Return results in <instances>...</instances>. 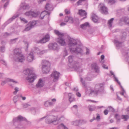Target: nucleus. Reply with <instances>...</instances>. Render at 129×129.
I'll use <instances>...</instances> for the list:
<instances>
[{
    "label": "nucleus",
    "instance_id": "obj_34",
    "mask_svg": "<svg viewBox=\"0 0 129 129\" xmlns=\"http://www.w3.org/2000/svg\"><path fill=\"white\" fill-rule=\"evenodd\" d=\"M121 117L122 119L125 121H127L129 119V116L128 115H123Z\"/></svg>",
    "mask_w": 129,
    "mask_h": 129
},
{
    "label": "nucleus",
    "instance_id": "obj_10",
    "mask_svg": "<svg viewBox=\"0 0 129 129\" xmlns=\"http://www.w3.org/2000/svg\"><path fill=\"white\" fill-rule=\"evenodd\" d=\"M50 39V36L49 35L47 34L41 39L38 41L36 42L38 43L43 44L49 41Z\"/></svg>",
    "mask_w": 129,
    "mask_h": 129
},
{
    "label": "nucleus",
    "instance_id": "obj_55",
    "mask_svg": "<svg viewBox=\"0 0 129 129\" xmlns=\"http://www.w3.org/2000/svg\"><path fill=\"white\" fill-rule=\"evenodd\" d=\"M20 19L21 21H23L25 23H27V21L24 18H21Z\"/></svg>",
    "mask_w": 129,
    "mask_h": 129
},
{
    "label": "nucleus",
    "instance_id": "obj_46",
    "mask_svg": "<svg viewBox=\"0 0 129 129\" xmlns=\"http://www.w3.org/2000/svg\"><path fill=\"white\" fill-rule=\"evenodd\" d=\"M30 110L33 111L34 113V114L35 115L36 113V109L35 108H31L30 109Z\"/></svg>",
    "mask_w": 129,
    "mask_h": 129
},
{
    "label": "nucleus",
    "instance_id": "obj_32",
    "mask_svg": "<svg viewBox=\"0 0 129 129\" xmlns=\"http://www.w3.org/2000/svg\"><path fill=\"white\" fill-rule=\"evenodd\" d=\"M37 22L35 21H32L30 22L28 24L29 25H30V26L32 28L34 25L36 24Z\"/></svg>",
    "mask_w": 129,
    "mask_h": 129
},
{
    "label": "nucleus",
    "instance_id": "obj_9",
    "mask_svg": "<svg viewBox=\"0 0 129 129\" xmlns=\"http://www.w3.org/2000/svg\"><path fill=\"white\" fill-rule=\"evenodd\" d=\"M49 48L51 50L58 51L59 49V47L56 43L49 44L48 45Z\"/></svg>",
    "mask_w": 129,
    "mask_h": 129
},
{
    "label": "nucleus",
    "instance_id": "obj_11",
    "mask_svg": "<svg viewBox=\"0 0 129 129\" xmlns=\"http://www.w3.org/2000/svg\"><path fill=\"white\" fill-rule=\"evenodd\" d=\"M60 74V73L57 71L53 72L51 75V76L53 78L54 82H56L58 80Z\"/></svg>",
    "mask_w": 129,
    "mask_h": 129
},
{
    "label": "nucleus",
    "instance_id": "obj_25",
    "mask_svg": "<svg viewBox=\"0 0 129 129\" xmlns=\"http://www.w3.org/2000/svg\"><path fill=\"white\" fill-rule=\"evenodd\" d=\"M103 85V84L102 83L97 84L95 85V88H97V87H98L99 89L103 91L104 90Z\"/></svg>",
    "mask_w": 129,
    "mask_h": 129
},
{
    "label": "nucleus",
    "instance_id": "obj_35",
    "mask_svg": "<svg viewBox=\"0 0 129 129\" xmlns=\"http://www.w3.org/2000/svg\"><path fill=\"white\" fill-rule=\"evenodd\" d=\"M89 111H92L94 110L95 109V107L94 106L89 105L88 106Z\"/></svg>",
    "mask_w": 129,
    "mask_h": 129
},
{
    "label": "nucleus",
    "instance_id": "obj_57",
    "mask_svg": "<svg viewBox=\"0 0 129 129\" xmlns=\"http://www.w3.org/2000/svg\"><path fill=\"white\" fill-rule=\"evenodd\" d=\"M128 52L127 51H126L125 52H123L122 53V54L124 56H126L127 57L128 56Z\"/></svg>",
    "mask_w": 129,
    "mask_h": 129
},
{
    "label": "nucleus",
    "instance_id": "obj_16",
    "mask_svg": "<svg viewBox=\"0 0 129 129\" xmlns=\"http://www.w3.org/2000/svg\"><path fill=\"white\" fill-rule=\"evenodd\" d=\"M92 68L94 70L96 73H99V68L96 63L92 64L91 65Z\"/></svg>",
    "mask_w": 129,
    "mask_h": 129
},
{
    "label": "nucleus",
    "instance_id": "obj_2",
    "mask_svg": "<svg viewBox=\"0 0 129 129\" xmlns=\"http://www.w3.org/2000/svg\"><path fill=\"white\" fill-rule=\"evenodd\" d=\"M15 55L14 59L16 61L22 62L25 58L24 56L21 53L20 50L19 48H16L14 50Z\"/></svg>",
    "mask_w": 129,
    "mask_h": 129
},
{
    "label": "nucleus",
    "instance_id": "obj_56",
    "mask_svg": "<svg viewBox=\"0 0 129 129\" xmlns=\"http://www.w3.org/2000/svg\"><path fill=\"white\" fill-rule=\"evenodd\" d=\"M108 111L107 109H105L104 110V113L105 115H107L108 113Z\"/></svg>",
    "mask_w": 129,
    "mask_h": 129
},
{
    "label": "nucleus",
    "instance_id": "obj_29",
    "mask_svg": "<svg viewBox=\"0 0 129 129\" xmlns=\"http://www.w3.org/2000/svg\"><path fill=\"white\" fill-rule=\"evenodd\" d=\"M58 129H68L63 124L61 123L57 127Z\"/></svg>",
    "mask_w": 129,
    "mask_h": 129
},
{
    "label": "nucleus",
    "instance_id": "obj_33",
    "mask_svg": "<svg viewBox=\"0 0 129 129\" xmlns=\"http://www.w3.org/2000/svg\"><path fill=\"white\" fill-rule=\"evenodd\" d=\"M114 20L113 18H112L109 20L108 22V24L109 25V26L110 27H111L112 26V24L113 22V21Z\"/></svg>",
    "mask_w": 129,
    "mask_h": 129
},
{
    "label": "nucleus",
    "instance_id": "obj_12",
    "mask_svg": "<svg viewBox=\"0 0 129 129\" xmlns=\"http://www.w3.org/2000/svg\"><path fill=\"white\" fill-rule=\"evenodd\" d=\"M70 51L72 53H81L82 51L81 48L77 47L75 48H70Z\"/></svg>",
    "mask_w": 129,
    "mask_h": 129
},
{
    "label": "nucleus",
    "instance_id": "obj_45",
    "mask_svg": "<svg viewBox=\"0 0 129 129\" xmlns=\"http://www.w3.org/2000/svg\"><path fill=\"white\" fill-rule=\"evenodd\" d=\"M70 94H71V93H70L69 94V100L70 102H71L74 100V99L73 98H72L71 96L70 95Z\"/></svg>",
    "mask_w": 129,
    "mask_h": 129
},
{
    "label": "nucleus",
    "instance_id": "obj_27",
    "mask_svg": "<svg viewBox=\"0 0 129 129\" xmlns=\"http://www.w3.org/2000/svg\"><path fill=\"white\" fill-rule=\"evenodd\" d=\"M19 15V14H15L13 16L10 18L8 21L9 22H10L13 20L14 19L18 17Z\"/></svg>",
    "mask_w": 129,
    "mask_h": 129
},
{
    "label": "nucleus",
    "instance_id": "obj_22",
    "mask_svg": "<svg viewBox=\"0 0 129 129\" xmlns=\"http://www.w3.org/2000/svg\"><path fill=\"white\" fill-rule=\"evenodd\" d=\"M91 18L92 20L94 22H97L98 20V17L96 15L94 14H92Z\"/></svg>",
    "mask_w": 129,
    "mask_h": 129
},
{
    "label": "nucleus",
    "instance_id": "obj_40",
    "mask_svg": "<svg viewBox=\"0 0 129 129\" xmlns=\"http://www.w3.org/2000/svg\"><path fill=\"white\" fill-rule=\"evenodd\" d=\"M23 8V9H25L29 8V6L28 4L22 6Z\"/></svg>",
    "mask_w": 129,
    "mask_h": 129
},
{
    "label": "nucleus",
    "instance_id": "obj_42",
    "mask_svg": "<svg viewBox=\"0 0 129 129\" xmlns=\"http://www.w3.org/2000/svg\"><path fill=\"white\" fill-rule=\"evenodd\" d=\"M5 51V47L4 46H3L0 47V51L2 52H4Z\"/></svg>",
    "mask_w": 129,
    "mask_h": 129
},
{
    "label": "nucleus",
    "instance_id": "obj_6",
    "mask_svg": "<svg viewBox=\"0 0 129 129\" xmlns=\"http://www.w3.org/2000/svg\"><path fill=\"white\" fill-rule=\"evenodd\" d=\"M98 7L100 8V11L102 14H107L108 13V9L104 4L100 3Z\"/></svg>",
    "mask_w": 129,
    "mask_h": 129
},
{
    "label": "nucleus",
    "instance_id": "obj_3",
    "mask_svg": "<svg viewBox=\"0 0 129 129\" xmlns=\"http://www.w3.org/2000/svg\"><path fill=\"white\" fill-rule=\"evenodd\" d=\"M55 34L59 37L58 38L57 42L61 46H63L65 45L66 43L64 39L62 38L64 36V34L60 32L59 31L56 30H54Z\"/></svg>",
    "mask_w": 129,
    "mask_h": 129
},
{
    "label": "nucleus",
    "instance_id": "obj_48",
    "mask_svg": "<svg viewBox=\"0 0 129 129\" xmlns=\"http://www.w3.org/2000/svg\"><path fill=\"white\" fill-rule=\"evenodd\" d=\"M64 12L65 14H70V12L69 10L67 9H65L64 10Z\"/></svg>",
    "mask_w": 129,
    "mask_h": 129
},
{
    "label": "nucleus",
    "instance_id": "obj_41",
    "mask_svg": "<svg viewBox=\"0 0 129 129\" xmlns=\"http://www.w3.org/2000/svg\"><path fill=\"white\" fill-rule=\"evenodd\" d=\"M45 12V11H43L42 12L41 14H40V18L41 19H43L44 18V16H45V15L44 14H43Z\"/></svg>",
    "mask_w": 129,
    "mask_h": 129
},
{
    "label": "nucleus",
    "instance_id": "obj_5",
    "mask_svg": "<svg viewBox=\"0 0 129 129\" xmlns=\"http://www.w3.org/2000/svg\"><path fill=\"white\" fill-rule=\"evenodd\" d=\"M46 121L48 123H53V124L56 125L58 123L59 120L56 116H50L46 119Z\"/></svg>",
    "mask_w": 129,
    "mask_h": 129
},
{
    "label": "nucleus",
    "instance_id": "obj_23",
    "mask_svg": "<svg viewBox=\"0 0 129 129\" xmlns=\"http://www.w3.org/2000/svg\"><path fill=\"white\" fill-rule=\"evenodd\" d=\"M45 67L44 68L45 69L44 70H43V66H42V71L43 72V73L44 74L45 73H49V72L50 69V67H49L48 68L47 67V66H45Z\"/></svg>",
    "mask_w": 129,
    "mask_h": 129
},
{
    "label": "nucleus",
    "instance_id": "obj_43",
    "mask_svg": "<svg viewBox=\"0 0 129 129\" xmlns=\"http://www.w3.org/2000/svg\"><path fill=\"white\" fill-rule=\"evenodd\" d=\"M68 53L66 50L65 49L63 52V56L64 57H65L67 55Z\"/></svg>",
    "mask_w": 129,
    "mask_h": 129
},
{
    "label": "nucleus",
    "instance_id": "obj_49",
    "mask_svg": "<svg viewBox=\"0 0 129 129\" xmlns=\"http://www.w3.org/2000/svg\"><path fill=\"white\" fill-rule=\"evenodd\" d=\"M70 18V17L66 16L64 19V21L66 22H68L69 21Z\"/></svg>",
    "mask_w": 129,
    "mask_h": 129
},
{
    "label": "nucleus",
    "instance_id": "obj_1",
    "mask_svg": "<svg viewBox=\"0 0 129 129\" xmlns=\"http://www.w3.org/2000/svg\"><path fill=\"white\" fill-rule=\"evenodd\" d=\"M23 72L25 75H27L26 79L30 82H32L36 79V76L33 71L29 69H27L24 70Z\"/></svg>",
    "mask_w": 129,
    "mask_h": 129
},
{
    "label": "nucleus",
    "instance_id": "obj_38",
    "mask_svg": "<svg viewBox=\"0 0 129 129\" xmlns=\"http://www.w3.org/2000/svg\"><path fill=\"white\" fill-rule=\"evenodd\" d=\"M83 121V120H76L74 122V124L75 125H79L80 121Z\"/></svg>",
    "mask_w": 129,
    "mask_h": 129
},
{
    "label": "nucleus",
    "instance_id": "obj_20",
    "mask_svg": "<svg viewBox=\"0 0 129 129\" xmlns=\"http://www.w3.org/2000/svg\"><path fill=\"white\" fill-rule=\"evenodd\" d=\"M45 9L49 11H51L53 10V8L52 5L48 3L46 5Z\"/></svg>",
    "mask_w": 129,
    "mask_h": 129
},
{
    "label": "nucleus",
    "instance_id": "obj_47",
    "mask_svg": "<svg viewBox=\"0 0 129 129\" xmlns=\"http://www.w3.org/2000/svg\"><path fill=\"white\" fill-rule=\"evenodd\" d=\"M80 81L81 82L82 85H83L85 87H86V86L85 83V81L84 80H83V79L82 78H81Z\"/></svg>",
    "mask_w": 129,
    "mask_h": 129
},
{
    "label": "nucleus",
    "instance_id": "obj_8",
    "mask_svg": "<svg viewBox=\"0 0 129 129\" xmlns=\"http://www.w3.org/2000/svg\"><path fill=\"white\" fill-rule=\"evenodd\" d=\"M23 121L27 122L28 123L30 124V121H27L26 119L21 116H19L18 117L14 119L13 120V121L14 123H18L19 122Z\"/></svg>",
    "mask_w": 129,
    "mask_h": 129
},
{
    "label": "nucleus",
    "instance_id": "obj_26",
    "mask_svg": "<svg viewBox=\"0 0 129 129\" xmlns=\"http://www.w3.org/2000/svg\"><path fill=\"white\" fill-rule=\"evenodd\" d=\"M102 91V90L99 89L98 90H91L90 91V93H93L95 95H97L99 93L101 92Z\"/></svg>",
    "mask_w": 129,
    "mask_h": 129
},
{
    "label": "nucleus",
    "instance_id": "obj_17",
    "mask_svg": "<svg viewBox=\"0 0 129 129\" xmlns=\"http://www.w3.org/2000/svg\"><path fill=\"white\" fill-rule=\"evenodd\" d=\"M33 53L32 52H30L27 57V60L29 62H31L34 59Z\"/></svg>",
    "mask_w": 129,
    "mask_h": 129
},
{
    "label": "nucleus",
    "instance_id": "obj_36",
    "mask_svg": "<svg viewBox=\"0 0 129 129\" xmlns=\"http://www.w3.org/2000/svg\"><path fill=\"white\" fill-rule=\"evenodd\" d=\"M113 77L115 78V81H116L119 84V85L121 87V88H122L123 89V90L124 91V89H123V87H122V86L121 85L120 82L118 81V79H117V78L116 77H115V75H114Z\"/></svg>",
    "mask_w": 129,
    "mask_h": 129
},
{
    "label": "nucleus",
    "instance_id": "obj_51",
    "mask_svg": "<svg viewBox=\"0 0 129 129\" xmlns=\"http://www.w3.org/2000/svg\"><path fill=\"white\" fill-rule=\"evenodd\" d=\"M30 105H29L27 103H25L23 105V106L24 108H27L28 106H30Z\"/></svg>",
    "mask_w": 129,
    "mask_h": 129
},
{
    "label": "nucleus",
    "instance_id": "obj_59",
    "mask_svg": "<svg viewBox=\"0 0 129 129\" xmlns=\"http://www.w3.org/2000/svg\"><path fill=\"white\" fill-rule=\"evenodd\" d=\"M19 97H21L22 100H24L26 99V97L25 96H22L21 94H19Z\"/></svg>",
    "mask_w": 129,
    "mask_h": 129
},
{
    "label": "nucleus",
    "instance_id": "obj_39",
    "mask_svg": "<svg viewBox=\"0 0 129 129\" xmlns=\"http://www.w3.org/2000/svg\"><path fill=\"white\" fill-rule=\"evenodd\" d=\"M32 27L30 26V25H29L28 24L26 26V27L25 29V30L26 31H28Z\"/></svg>",
    "mask_w": 129,
    "mask_h": 129
},
{
    "label": "nucleus",
    "instance_id": "obj_60",
    "mask_svg": "<svg viewBox=\"0 0 129 129\" xmlns=\"http://www.w3.org/2000/svg\"><path fill=\"white\" fill-rule=\"evenodd\" d=\"M102 66L103 67L104 69H108V67L106 65L104 64H103Z\"/></svg>",
    "mask_w": 129,
    "mask_h": 129
},
{
    "label": "nucleus",
    "instance_id": "obj_52",
    "mask_svg": "<svg viewBox=\"0 0 129 129\" xmlns=\"http://www.w3.org/2000/svg\"><path fill=\"white\" fill-rule=\"evenodd\" d=\"M69 21L70 23H73L74 22V20L73 19L72 17H70Z\"/></svg>",
    "mask_w": 129,
    "mask_h": 129
},
{
    "label": "nucleus",
    "instance_id": "obj_13",
    "mask_svg": "<svg viewBox=\"0 0 129 129\" xmlns=\"http://www.w3.org/2000/svg\"><path fill=\"white\" fill-rule=\"evenodd\" d=\"M56 101V99L54 98L52 99V102H49L48 101H46L45 102L44 105L46 107L51 106L53 105Z\"/></svg>",
    "mask_w": 129,
    "mask_h": 129
},
{
    "label": "nucleus",
    "instance_id": "obj_53",
    "mask_svg": "<svg viewBox=\"0 0 129 129\" xmlns=\"http://www.w3.org/2000/svg\"><path fill=\"white\" fill-rule=\"evenodd\" d=\"M18 89V88L17 87H16L15 89V91L13 93L15 94H16L17 92L19 91Z\"/></svg>",
    "mask_w": 129,
    "mask_h": 129
},
{
    "label": "nucleus",
    "instance_id": "obj_7",
    "mask_svg": "<svg viewBox=\"0 0 129 129\" xmlns=\"http://www.w3.org/2000/svg\"><path fill=\"white\" fill-rule=\"evenodd\" d=\"M40 12L37 11H30L25 13V14L27 16H31L33 17H36L39 14Z\"/></svg>",
    "mask_w": 129,
    "mask_h": 129
},
{
    "label": "nucleus",
    "instance_id": "obj_28",
    "mask_svg": "<svg viewBox=\"0 0 129 129\" xmlns=\"http://www.w3.org/2000/svg\"><path fill=\"white\" fill-rule=\"evenodd\" d=\"M114 43L116 46L117 47H120L121 46L122 42H120L117 40H115Z\"/></svg>",
    "mask_w": 129,
    "mask_h": 129
},
{
    "label": "nucleus",
    "instance_id": "obj_24",
    "mask_svg": "<svg viewBox=\"0 0 129 129\" xmlns=\"http://www.w3.org/2000/svg\"><path fill=\"white\" fill-rule=\"evenodd\" d=\"M78 13L81 16H86L87 14V13L85 11L82 10H79Z\"/></svg>",
    "mask_w": 129,
    "mask_h": 129
},
{
    "label": "nucleus",
    "instance_id": "obj_4",
    "mask_svg": "<svg viewBox=\"0 0 129 129\" xmlns=\"http://www.w3.org/2000/svg\"><path fill=\"white\" fill-rule=\"evenodd\" d=\"M73 57L74 56L73 55L69 56L68 57L69 61L70 63H72L71 64L72 66L70 67V68H73L75 70L77 71L80 68L81 64H80L77 61H75L73 62Z\"/></svg>",
    "mask_w": 129,
    "mask_h": 129
},
{
    "label": "nucleus",
    "instance_id": "obj_21",
    "mask_svg": "<svg viewBox=\"0 0 129 129\" xmlns=\"http://www.w3.org/2000/svg\"><path fill=\"white\" fill-rule=\"evenodd\" d=\"M44 85V84L42 81V80L40 78L39 79L38 83L36 85V87L37 88L41 87Z\"/></svg>",
    "mask_w": 129,
    "mask_h": 129
},
{
    "label": "nucleus",
    "instance_id": "obj_61",
    "mask_svg": "<svg viewBox=\"0 0 129 129\" xmlns=\"http://www.w3.org/2000/svg\"><path fill=\"white\" fill-rule=\"evenodd\" d=\"M116 119L117 120V121H116L117 123V124L119 123L120 121V118H117V119Z\"/></svg>",
    "mask_w": 129,
    "mask_h": 129
},
{
    "label": "nucleus",
    "instance_id": "obj_54",
    "mask_svg": "<svg viewBox=\"0 0 129 129\" xmlns=\"http://www.w3.org/2000/svg\"><path fill=\"white\" fill-rule=\"evenodd\" d=\"M9 3V1H8L4 5V8H5L7 7Z\"/></svg>",
    "mask_w": 129,
    "mask_h": 129
},
{
    "label": "nucleus",
    "instance_id": "obj_44",
    "mask_svg": "<svg viewBox=\"0 0 129 129\" xmlns=\"http://www.w3.org/2000/svg\"><path fill=\"white\" fill-rule=\"evenodd\" d=\"M108 108L109 109V110L110 111L112 112H115V110L114 108L111 106H109Z\"/></svg>",
    "mask_w": 129,
    "mask_h": 129
},
{
    "label": "nucleus",
    "instance_id": "obj_58",
    "mask_svg": "<svg viewBox=\"0 0 129 129\" xmlns=\"http://www.w3.org/2000/svg\"><path fill=\"white\" fill-rule=\"evenodd\" d=\"M1 62L4 65L6 66V62L4 60H1Z\"/></svg>",
    "mask_w": 129,
    "mask_h": 129
},
{
    "label": "nucleus",
    "instance_id": "obj_14",
    "mask_svg": "<svg viewBox=\"0 0 129 129\" xmlns=\"http://www.w3.org/2000/svg\"><path fill=\"white\" fill-rule=\"evenodd\" d=\"M69 45L70 47L74 46L77 44V42L76 40L72 38H71L69 40Z\"/></svg>",
    "mask_w": 129,
    "mask_h": 129
},
{
    "label": "nucleus",
    "instance_id": "obj_64",
    "mask_svg": "<svg viewBox=\"0 0 129 129\" xmlns=\"http://www.w3.org/2000/svg\"><path fill=\"white\" fill-rule=\"evenodd\" d=\"M126 110L127 112V113L129 114V107L128 108L126 109Z\"/></svg>",
    "mask_w": 129,
    "mask_h": 129
},
{
    "label": "nucleus",
    "instance_id": "obj_15",
    "mask_svg": "<svg viewBox=\"0 0 129 129\" xmlns=\"http://www.w3.org/2000/svg\"><path fill=\"white\" fill-rule=\"evenodd\" d=\"M42 65L43 66V69L44 70L45 69L44 68L45 67V66H47V67L49 68L50 67V63L49 61L46 60H44L42 61Z\"/></svg>",
    "mask_w": 129,
    "mask_h": 129
},
{
    "label": "nucleus",
    "instance_id": "obj_18",
    "mask_svg": "<svg viewBox=\"0 0 129 129\" xmlns=\"http://www.w3.org/2000/svg\"><path fill=\"white\" fill-rule=\"evenodd\" d=\"M7 81L12 82L13 83V84H10V86L13 87H14V84H19L17 81L13 79L8 78L7 79Z\"/></svg>",
    "mask_w": 129,
    "mask_h": 129
},
{
    "label": "nucleus",
    "instance_id": "obj_19",
    "mask_svg": "<svg viewBox=\"0 0 129 129\" xmlns=\"http://www.w3.org/2000/svg\"><path fill=\"white\" fill-rule=\"evenodd\" d=\"M121 21L124 22L126 24L129 25V18L127 17H123L120 19Z\"/></svg>",
    "mask_w": 129,
    "mask_h": 129
},
{
    "label": "nucleus",
    "instance_id": "obj_37",
    "mask_svg": "<svg viewBox=\"0 0 129 129\" xmlns=\"http://www.w3.org/2000/svg\"><path fill=\"white\" fill-rule=\"evenodd\" d=\"M105 1L108 3H110L111 4H113L115 3V0H105Z\"/></svg>",
    "mask_w": 129,
    "mask_h": 129
},
{
    "label": "nucleus",
    "instance_id": "obj_50",
    "mask_svg": "<svg viewBox=\"0 0 129 129\" xmlns=\"http://www.w3.org/2000/svg\"><path fill=\"white\" fill-rule=\"evenodd\" d=\"M85 0H79L77 2V4L78 5H80V4L82 3V2Z\"/></svg>",
    "mask_w": 129,
    "mask_h": 129
},
{
    "label": "nucleus",
    "instance_id": "obj_31",
    "mask_svg": "<svg viewBox=\"0 0 129 129\" xmlns=\"http://www.w3.org/2000/svg\"><path fill=\"white\" fill-rule=\"evenodd\" d=\"M19 94L17 95L14 97L13 100L15 104L19 100Z\"/></svg>",
    "mask_w": 129,
    "mask_h": 129
},
{
    "label": "nucleus",
    "instance_id": "obj_63",
    "mask_svg": "<svg viewBox=\"0 0 129 129\" xmlns=\"http://www.w3.org/2000/svg\"><path fill=\"white\" fill-rule=\"evenodd\" d=\"M10 35H11L9 33H8L6 32V33H5L4 36H8Z\"/></svg>",
    "mask_w": 129,
    "mask_h": 129
},
{
    "label": "nucleus",
    "instance_id": "obj_30",
    "mask_svg": "<svg viewBox=\"0 0 129 129\" xmlns=\"http://www.w3.org/2000/svg\"><path fill=\"white\" fill-rule=\"evenodd\" d=\"M89 24L88 22H86L81 25L80 27L83 29H85L86 28V27L89 26Z\"/></svg>",
    "mask_w": 129,
    "mask_h": 129
},
{
    "label": "nucleus",
    "instance_id": "obj_62",
    "mask_svg": "<svg viewBox=\"0 0 129 129\" xmlns=\"http://www.w3.org/2000/svg\"><path fill=\"white\" fill-rule=\"evenodd\" d=\"M78 97H80L81 96V94L79 92H78L76 93Z\"/></svg>",
    "mask_w": 129,
    "mask_h": 129
}]
</instances>
